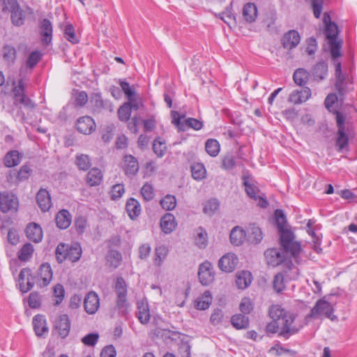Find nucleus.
<instances>
[{"label": "nucleus", "mask_w": 357, "mask_h": 357, "mask_svg": "<svg viewBox=\"0 0 357 357\" xmlns=\"http://www.w3.org/2000/svg\"><path fill=\"white\" fill-rule=\"evenodd\" d=\"M264 257L268 265L278 266L286 261V255L278 248H268L264 252Z\"/></svg>", "instance_id": "obj_12"}, {"label": "nucleus", "mask_w": 357, "mask_h": 357, "mask_svg": "<svg viewBox=\"0 0 357 357\" xmlns=\"http://www.w3.org/2000/svg\"><path fill=\"white\" fill-rule=\"evenodd\" d=\"M243 16L248 22H253L257 16V8L255 3H248L243 8Z\"/></svg>", "instance_id": "obj_33"}, {"label": "nucleus", "mask_w": 357, "mask_h": 357, "mask_svg": "<svg viewBox=\"0 0 357 357\" xmlns=\"http://www.w3.org/2000/svg\"><path fill=\"white\" fill-rule=\"evenodd\" d=\"M160 227L165 234H169L176 227L175 217L172 213L165 214L160 219Z\"/></svg>", "instance_id": "obj_23"}, {"label": "nucleus", "mask_w": 357, "mask_h": 357, "mask_svg": "<svg viewBox=\"0 0 357 357\" xmlns=\"http://www.w3.org/2000/svg\"><path fill=\"white\" fill-rule=\"evenodd\" d=\"M77 130L84 135H89L96 129L94 120L89 116H84L79 118L76 123Z\"/></svg>", "instance_id": "obj_16"}, {"label": "nucleus", "mask_w": 357, "mask_h": 357, "mask_svg": "<svg viewBox=\"0 0 357 357\" xmlns=\"http://www.w3.org/2000/svg\"><path fill=\"white\" fill-rule=\"evenodd\" d=\"M280 234V245L285 254L294 258L299 256L302 249L301 243L296 240L295 234L290 229L283 230Z\"/></svg>", "instance_id": "obj_5"}, {"label": "nucleus", "mask_w": 357, "mask_h": 357, "mask_svg": "<svg viewBox=\"0 0 357 357\" xmlns=\"http://www.w3.org/2000/svg\"><path fill=\"white\" fill-rule=\"evenodd\" d=\"M20 162V153L17 151H10L5 155L3 162L8 167L17 165Z\"/></svg>", "instance_id": "obj_42"}, {"label": "nucleus", "mask_w": 357, "mask_h": 357, "mask_svg": "<svg viewBox=\"0 0 357 357\" xmlns=\"http://www.w3.org/2000/svg\"><path fill=\"white\" fill-rule=\"evenodd\" d=\"M126 209L128 216L132 220H135L137 218L141 213V206L139 202L135 198L128 199L126 204Z\"/></svg>", "instance_id": "obj_26"}, {"label": "nucleus", "mask_w": 357, "mask_h": 357, "mask_svg": "<svg viewBox=\"0 0 357 357\" xmlns=\"http://www.w3.org/2000/svg\"><path fill=\"white\" fill-rule=\"evenodd\" d=\"M124 172L126 175H135L139 169L137 160L131 155L124 157Z\"/></svg>", "instance_id": "obj_28"}, {"label": "nucleus", "mask_w": 357, "mask_h": 357, "mask_svg": "<svg viewBox=\"0 0 357 357\" xmlns=\"http://www.w3.org/2000/svg\"><path fill=\"white\" fill-rule=\"evenodd\" d=\"M311 96V91L310 88L305 87V89L298 91L295 90L289 95V101L294 104H301L306 101Z\"/></svg>", "instance_id": "obj_24"}, {"label": "nucleus", "mask_w": 357, "mask_h": 357, "mask_svg": "<svg viewBox=\"0 0 357 357\" xmlns=\"http://www.w3.org/2000/svg\"><path fill=\"white\" fill-rule=\"evenodd\" d=\"M268 313L272 319L278 320L280 329L278 336L288 339L298 332V329L294 325L296 319L294 313L285 311L278 305H272L269 308Z\"/></svg>", "instance_id": "obj_1"}, {"label": "nucleus", "mask_w": 357, "mask_h": 357, "mask_svg": "<svg viewBox=\"0 0 357 357\" xmlns=\"http://www.w3.org/2000/svg\"><path fill=\"white\" fill-rule=\"evenodd\" d=\"M25 18L24 11L18 6L13 7L11 11V20L15 26H20L24 24Z\"/></svg>", "instance_id": "obj_44"}, {"label": "nucleus", "mask_w": 357, "mask_h": 357, "mask_svg": "<svg viewBox=\"0 0 357 357\" xmlns=\"http://www.w3.org/2000/svg\"><path fill=\"white\" fill-rule=\"evenodd\" d=\"M301 37L296 30H290L285 33L282 38V44L284 48L292 50L300 43Z\"/></svg>", "instance_id": "obj_17"}, {"label": "nucleus", "mask_w": 357, "mask_h": 357, "mask_svg": "<svg viewBox=\"0 0 357 357\" xmlns=\"http://www.w3.org/2000/svg\"><path fill=\"white\" fill-rule=\"evenodd\" d=\"M205 149L211 156L215 157L220 152L219 142L215 139H209L206 142Z\"/></svg>", "instance_id": "obj_46"}, {"label": "nucleus", "mask_w": 357, "mask_h": 357, "mask_svg": "<svg viewBox=\"0 0 357 357\" xmlns=\"http://www.w3.org/2000/svg\"><path fill=\"white\" fill-rule=\"evenodd\" d=\"M18 199L13 194L6 192H0V210L7 213L18 208Z\"/></svg>", "instance_id": "obj_11"}, {"label": "nucleus", "mask_w": 357, "mask_h": 357, "mask_svg": "<svg viewBox=\"0 0 357 357\" xmlns=\"http://www.w3.org/2000/svg\"><path fill=\"white\" fill-rule=\"evenodd\" d=\"M119 84L128 100H132L133 97L135 96V91L130 86V84L126 81L120 80Z\"/></svg>", "instance_id": "obj_56"}, {"label": "nucleus", "mask_w": 357, "mask_h": 357, "mask_svg": "<svg viewBox=\"0 0 357 357\" xmlns=\"http://www.w3.org/2000/svg\"><path fill=\"white\" fill-rule=\"evenodd\" d=\"M167 147L165 144L160 140V138H157L153 143V151L159 158H162L166 151Z\"/></svg>", "instance_id": "obj_53"}, {"label": "nucleus", "mask_w": 357, "mask_h": 357, "mask_svg": "<svg viewBox=\"0 0 357 357\" xmlns=\"http://www.w3.org/2000/svg\"><path fill=\"white\" fill-rule=\"evenodd\" d=\"M160 205L162 208L172 211L176 206V199L174 195H167L160 201Z\"/></svg>", "instance_id": "obj_48"}, {"label": "nucleus", "mask_w": 357, "mask_h": 357, "mask_svg": "<svg viewBox=\"0 0 357 357\" xmlns=\"http://www.w3.org/2000/svg\"><path fill=\"white\" fill-rule=\"evenodd\" d=\"M38 280L40 282L39 284V287H47L52 279V270L51 266L49 263H43L42 264L37 272Z\"/></svg>", "instance_id": "obj_14"}, {"label": "nucleus", "mask_w": 357, "mask_h": 357, "mask_svg": "<svg viewBox=\"0 0 357 357\" xmlns=\"http://www.w3.org/2000/svg\"><path fill=\"white\" fill-rule=\"evenodd\" d=\"M184 117V116H180L177 112H172V123H174L178 131H185L186 130V123L185 120L182 121L181 119Z\"/></svg>", "instance_id": "obj_54"}, {"label": "nucleus", "mask_w": 357, "mask_h": 357, "mask_svg": "<svg viewBox=\"0 0 357 357\" xmlns=\"http://www.w3.org/2000/svg\"><path fill=\"white\" fill-rule=\"evenodd\" d=\"M212 302L211 294L209 291H206L202 296L199 297L195 301V307L199 310H205L209 307Z\"/></svg>", "instance_id": "obj_34"}, {"label": "nucleus", "mask_w": 357, "mask_h": 357, "mask_svg": "<svg viewBox=\"0 0 357 357\" xmlns=\"http://www.w3.org/2000/svg\"><path fill=\"white\" fill-rule=\"evenodd\" d=\"M3 59L9 63H13L16 58V50L11 45H6L3 48Z\"/></svg>", "instance_id": "obj_50"}, {"label": "nucleus", "mask_w": 357, "mask_h": 357, "mask_svg": "<svg viewBox=\"0 0 357 357\" xmlns=\"http://www.w3.org/2000/svg\"><path fill=\"white\" fill-rule=\"evenodd\" d=\"M26 235L30 241L39 243L43 239L42 228L35 222L29 223L26 228Z\"/></svg>", "instance_id": "obj_21"}, {"label": "nucleus", "mask_w": 357, "mask_h": 357, "mask_svg": "<svg viewBox=\"0 0 357 357\" xmlns=\"http://www.w3.org/2000/svg\"><path fill=\"white\" fill-rule=\"evenodd\" d=\"M273 288L278 294L285 289L284 275L282 273L275 275L273 280Z\"/></svg>", "instance_id": "obj_47"}, {"label": "nucleus", "mask_w": 357, "mask_h": 357, "mask_svg": "<svg viewBox=\"0 0 357 357\" xmlns=\"http://www.w3.org/2000/svg\"><path fill=\"white\" fill-rule=\"evenodd\" d=\"M99 335L96 333H91L82 338V342L86 346L93 347L97 343Z\"/></svg>", "instance_id": "obj_58"}, {"label": "nucleus", "mask_w": 357, "mask_h": 357, "mask_svg": "<svg viewBox=\"0 0 357 357\" xmlns=\"http://www.w3.org/2000/svg\"><path fill=\"white\" fill-rule=\"evenodd\" d=\"M336 125L337 128L335 146L337 151L347 150L349 147V138H351V130L345 126V116L339 111H335Z\"/></svg>", "instance_id": "obj_3"}, {"label": "nucleus", "mask_w": 357, "mask_h": 357, "mask_svg": "<svg viewBox=\"0 0 357 357\" xmlns=\"http://www.w3.org/2000/svg\"><path fill=\"white\" fill-rule=\"evenodd\" d=\"M245 236V231L241 227L236 226L234 227L230 232V242L234 245H241L243 243Z\"/></svg>", "instance_id": "obj_27"}, {"label": "nucleus", "mask_w": 357, "mask_h": 357, "mask_svg": "<svg viewBox=\"0 0 357 357\" xmlns=\"http://www.w3.org/2000/svg\"><path fill=\"white\" fill-rule=\"evenodd\" d=\"M39 34L43 45H49L52 43L53 26L48 19H43L38 24Z\"/></svg>", "instance_id": "obj_10"}, {"label": "nucleus", "mask_w": 357, "mask_h": 357, "mask_svg": "<svg viewBox=\"0 0 357 357\" xmlns=\"http://www.w3.org/2000/svg\"><path fill=\"white\" fill-rule=\"evenodd\" d=\"M89 102L92 112L101 114L104 112H113V105L110 100L104 99L100 92H93L90 96Z\"/></svg>", "instance_id": "obj_7"}, {"label": "nucleus", "mask_w": 357, "mask_h": 357, "mask_svg": "<svg viewBox=\"0 0 357 357\" xmlns=\"http://www.w3.org/2000/svg\"><path fill=\"white\" fill-rule=\"evenodd\" d=\"M63 34L66 39L73 44H76L79 42V39L75 35V29L72 24H69L66 25Z\"/></svg>", "instance_id": "obj_51"}, {"label": "nucleus", "mask_w": 357, "mask_h": 357, "mask_svg": "<svg viewBox=\"0 0 357 357\" xmlns=\"http://www.w3.org/2000/svg\"><path fill=\"white\" fill-rule=\"evenodd\" d=\"M75 164L79 170L86 171L91 166V160L88 155L77 154L75 156Z\"/></svg>", "instance_id": "obj_39"}, {"label": "nucleus", "mask_w": 357, "mask_h": 357, "mask_svg": "<svg viewBox=\"0 0 357 357\" xmlns=\"http://www.w3.org/2000/svg\"><path fill=\"white\" fill-rule=\"evenodd\" d=\"M248 234L249 240L252 243L258 244L263 238V234L261 229L254 224L250 225Z\"/></svg>", "instance_id": "obj_38"}, {"label": "nucleus", "mask_w": 357, "mask_h": 357, "mask_svg": "<svg viewBox=\"0 0 357 357\" xmlns=\"http://www.w3.org/2000/svg\"><path fill=\"white\" fill-rule=\"evenodd\" d=\"M82 253V248L79 243H73L70 245L60 243L55 250L56 258L59 264L67 259L72 262H76L79 260Z\"/></svg>", "instance_id": "obj_4"}, {"label": "nucleus", "mask_w": 357, "mask_h": 357, "mask_svg": "<svg viewBox=\"0 0 357 357\" xmlns=\"http://www.w3.org/2000/svg\"><path fill=\"white\" fill-rule=\"evenodd\" d=\"M323 23L324 24V33L330 47L331 58L333 60L341 56L342 40L337 39L338 27L337 24L331 22V16L328 13H325L323 16Z\"/></svg>", "instance_id": "obj_2"}, {"label": "nucleus", "mask_w": 357, "mask_h": 357, "mask_svg": "<svg viewBox=\"0 0 357 357\" xmlns=\"http://www.w3.org/2000/svg\"><path fill=\"white\" fill-rule=\"evenodd\" d=\"M13 103L15 105H18V101L21 98L24 97L25 94V84L22 79L18 80L17 85L13 89Z\"/></svg>", "instance_id": "obj_40"}, {"label": "nucleus", "mask_w": 357, "mask_h": 357, "mask_svg": "<svg viewBox=\"0 0 357 357\" xmlns=\"http://www.w3.org/2000/svg\"><path fill=\"white\" fill-rule=\"evenodd\" d=\"M56 226L61 229H67L71 223V215L68 210L63 209L56 215Z\"/></svg>", "instance_id": "obj_25"}, {"label": "nucleus", "mask_w": 357, "mask_h": 357, "mask_svg": "<svg viewBox=\"0 0 357 357\" xmlns=\"http://www.w3.org/2000/svg\"><path fill=\"white\" fill-rule=\"evenodd\" d=\"M252 282V274L248 271H243L236 274V284L238 289L247 288Z\"/></svg>", "instance_id": "obj_30"}, {"label": "nucleus", "mask_w": 357, "mask_h": 357, "mask_svg": "<svg viewBox=\"0 0 357 357\" xmlns=\"http://www.w3.org/2000/svg\"><path fill=\"white\" fill-rule=\"evenodd\" d=\"M54 327L62 338L67 337L70 329V321L68 316L66 314L60 315L58 319L55 320Z\"/></svg>", "instance_id": "obj_19"}, {"label": "nucleus", "mask_w": 357, "mask_h": 357, "mask_svg": "<svg viewBox=\"0 0 357 357\" xmlns=\"http://www.w3.org/2000/svg\"><path fill=\"white\" fill-rule=\"evenodd\" d=\"M141 195L144 199L150 201L154 197L153 189L151 185L146 183L141 189Z\"/></svg>", "instance_id": "obj_59"}, {"label": "nucleus", "mask_w": 357, "mask_h": 357, "mask_svg": "<svg viewBox=\"0 0 357 357\" xmlns=\"http://www.w3.org/2000/svg\"><path fill=\"white\" fill-rule=\"evenodd\" d=\"M219 205V202L217 199H209L204 208V211L206 213H213L218 209Z\"/></svg>", "instance_id": "obj_64"}, {"label": "nucleus", "mask_w": 357, "mask_h": 357, "mask_svg": "<svg viewBox=\"0 0 357 357\" xmlns=\"http://www.w3.org/2000/svg\"><path fill=\"white\" fill-rule=\"evenodd\" d=\"M125 192L124 186L122 184L114 185L112 188L110 195L112 200H116L122 197Z\"/></svg>", "instance_id": "obj_61"}, {"label": "nucleus", "mask_w": 357, "mask_h": 357, "mask_svg": "<svg viewBox=\"0 0 357 357\" xmlns=\"http://www.w3.org/2000/svg\"><path fill=\"white\" fill-rule=\"evenodd\" d=\"M275 220L278 229V231L281 232L283 230H286L284 225L286 223V217L282 210L277 209L275 212Z\"/></svg>", "instance_id": "obj_55"}, {"label": "nucleus", "mask_w": 357, "mask_h": 357, "mask_svg": "<svg viewBox=\"0 0 357 357\" xmlns=\"http://www.w3.org/2000/svg\"><path fill=\"white\" fill-rule=\"evenodd\" d=\"M236 158L231 154H227L222 159V167L226 170H230L236 166Z\"/></svg>", "instance_id": "obj_60"}, {"label": "nucleus", "mask_w": 357, "mask_h": 357, "mask_svg": "<svg viewBox=\"0 0 357 357\" xmlns=\"http://www.w3.org/2000/svg\"><path fill=\"white\" fill-rule=\"evenodd\" d=\"M198 278L200 283L204 286H208L215 280V271L213 264L205 261L199 266Z\"/></svg>", "instance_id": "obj_9"}, {"label": "nucleus", "mask_w": 357, "mask_h": 357, "mask_svg": "<svg viewBox=\"0 0 357 357\" xmlns=\"http://www.w3.org/2000/svg\"><path fill=\"white\" fill-rule=\"evenodd\" d=\"M32 172L31 169L28 165H22L17 173V179L19 181L27 180Z\"/></svg>", "instance_id": "obj_62"}, {"label": "nucleus", "mask_w": 357, "mask_h": 357, "mask_svg": "<svg viewBox=\"0 0 357 357\" xmlns=\"http://www.w3.org/2000/svg\"><path fill=\"white\" fill-rule=\"evenodd\" d=\"M100 305L99 298L94 291L89 292L84 298V307L85 311L89 314H94L98 309Z\"/></svg>", "instance_id": "obj_18"}, {"label": "nucleus", "mask_w": 357, "mask_h": 357, "mask_svg": "<svg viewBox=\"0 0 357 357\" xmlns=\"http://www.w3.org/2000/svg\"><path fill=\"white\" fill-rule=\"evenodd\" d=\"M192 176L195 180L201 181L206 178V171L203 164L197 162L190 167Z\"/></svg>", "instance_id": "obj_35"}, {"label": "nucleus", "mask_w": 357, "mask_h": 357, "mask_svg": "<svg viewBox=\"0 0 357 357\" xmlns=\"http://www.w3.org/2000/svg\"><path fill=\"white\" fill-rule=\"evenodd\" d=\"M239 309L243 313L242 314L246 315L250 314L254 309V305L250 298L245 297L242 298Z\"/></svg>", "instance_id": "obj_52"}, {"label": "nucleus", "mask_w": 357, "mask_h": 357, "mask_svg": "<svg viewBox=\"0 0 357 357\" xmlns=\"http://www.w3.org/2000/svg\"><path fill=\"white\" fill-rule=\"evenodd\" d=\"M32 323L37 336L42 337L45 333L48 332L46 319L43 315L37 314L33 317Z\"/></svg>", "instance_id": "obj_22"}, {"label": "nucleus", "mask_w": 357, "mask_h": 357, "mask_svg": "<svg viewBox=\"0 0 357 357\" xmlns=\"http://www.w3.org/2000/svg\"><path fill=\"white\" fill-rule=\"evenodd\" d=\"M131 114L130 103L125 102L118 109L119 118L121 121H128Z\"/></svg>", "instance_id": "obj_49"}, {"label": "nucleus", "mask_w": 357, "mask_h": 357, "mask_svg": "<svg viewBox=\"0 0 357 357\" xmlns=\"http://www.w3.org/2000/svg\"><path fill=\"white\" fill-rule=\"evenodd\" d=\"M106 259L109 266L115 269L119 266L122 261V256L120 252L110 250L107 255Z\"/></svg>", "instance_id": "obj_37"}, {"label": "nucleus", "mask_w": 357, "mask_h": 357, "mask_svg": "<svg viewBox=\"0 0 357 357\" xmlns=\"http://www.w3.org/2000/svg\"><path fill=\"white\" fill-rule=\"evenodd\" d=\"M169 250L165 245H160L155 248L153 263L157 267H160L167 258Z\"/></svg>", "instance_id": "obj_31"}, {"label": "nucleus", "mask_w": 357, "mask_h": 357, "mask_svg": "<svg viewBox=\"0 0 357 357\" xmlns=\"http://www.w3.org/2000/svg\"><path fill=\"white\" fill-rule=\"evenodd\" d=\"M33 252V246L29 243H25L18 252V258L22 261H27L31 257Z\"/></svg>", "instance_id": "obj_45"}, {"label": "nucleus", "mask_w": 357, "mask_h": 357, "mask_svg": "<svg viewBox=\"0 0 357 357\" xmlns=\"http://www.w3.org/2000/svg\"><path fill=\"white\" fill-rule=\"evenodd\" d=\"M231 323L238 330L248 328L250 324L249 318L242 314L233 315L231 318Z\"/></svg>", "instance_id": "obj_32"}, {"label": "nucleus", "mask_w": 357, "mask_h": 357, "mask_svg": "<svg viewBox=\"0 0 357 357\" xmlns=\"http://www.w3.org/2000/svg\"><path fill=\"white\" fill-rule=\"evenodd\" d=\"M102 180V174L98 168H92L86 175V182L90 186L99 185Z\"/></svg>", "instance_id": "obj_29"}, {"label": "nucleus", "mask_w": 357, "mask_h": 357, "mask_svg": "<svg viewBox=\"0 0 357 357\" xmlns=\"http://www.w3.org/2000/svg\"><path fill=\"white\" fill-rule=\"evenodd\" d=\"M334 308L333 305L324 299L318 300L314 306L311 309L310 313L306 318H317L318 316L324 314L331 321L337 320V316L333 314Z\"/></svg>", "instance_id": "obj_6"}, {"label": "nucleus", "mask_w": 357, "mask_h": 357, "mask_svg": "<svg viewBox=\"0 0 357 357\" xmlns=\"http://www.w3.org/2000/svg\"><path fill=\"white\" fill-rule=\"evenodd\" d=\"M328 73V65L325 61H321L314 66L312 75L315 78L319 79H325Z\"/></svg>", "instance_id": "obj_41"}, {"label": "nucleus", "mask_w": 357, "mask_h": 357, "mask_svg": "<svg viewBox=\"0 0 357 357\" xmlns=\"http://www.w3.org/2000/svg\"><path fill=\"white\" fill-rule=\"evenodd\" d=\"M137 317L142 324H146L150 319V312L147 304L144 303H139L137 306Z\"/></svg>", "instance_id": "obj_36"}, {"label": "nucleus", "mask_w": 357, "mask_h": 357, "mask_svg": "<svg viewBox=\"0 0 357 357\" xmlns=\"http://www.w3.org/2000/svg\"><path fill=\"white\" fill-rule=\"evenodd\" d=\"M86 222V219L84 216L79 215L76 218L75 220V227L79 234H82L84 232Z\"/></svg>", "instance_id": "obj_63"}, {"label": "nucleus", "mask_w": 357, "mask_h": 357, "mask_svg": "<svg viewBox=\"0 0 357 357\" xmlns=\"http://www.w3.org/2000/svg\"><path fill=\"white\" fill-rule=\"evenodd\" d=\"M293 79L297 85L303 86L309 79V73L303 68H298L294 73Z\"/></svg>", "instance_id": "obj_43"}, {"label": "nucleus", "mask_w": 357, "mask_h": 357, "mask_svg": "<svg viewBox=\"0 0 357 357\" xmlns=\"http://www.w3.org/2000/svg\"><path fill=\"white\" fill-rule=\"evenodd\" d=\"M243 185L245 192L249 197L255 201L259 199L258 205L261 208H266L268 206V203L266 199L257 195L259 190L257 186L250 183L245 178H243Z\"/></svg>", "instance_id": "obj_15"}, {"label": "nucleus", "mask_w": 357, "mask_h": 357, "mask_svg": "<svg viewBox=\"0 0 357 357\" xmlns=\"http://www.w3.org/2000/svg\"><path fill=\"white\" fill-rule=\"evenodd\" d=\"M238 263L237 256L234 253L224 255L218 261L219 268L225 273H231L236 268Z\"/></svg>", "instance_id": "obj_13"}, {"label": "nucleus", "mask_w": 357, "mask_h": 357, "mask_svg": "<svg viewBox=\"0 0 357 357\" xmlns=\"http://www.w3.org/2000/svg\"><path fill=\"white\" fill-rule=\"evenodd\" d=\"M40 282L38 280L37 274H33L29 268H22L19 274L20 289L22 293L30 291L35 284L39 287Z\"/></svg>", "instance_id": "obj_8"}, {"label": "nucleus", "mask_w": 357, "mask_h": 357, "mask_svg": "<svg viewBox=\"0 0 357 357\" xmlns=\"http://www.w3.org/2000/svg\"><path fill=\"white\" fill-rule=\"evenodd\" d=\"M36 202L43 212L48 211L51 207V197L49 192L44 188H40L36 196Z\"/></svg>", "instance_id": "obj_20"}, {"label": "nucleus", "mask_w": 357, "mask_h": 357, "mask_svg": "<svg viewBox=\"0 0 357 357\" xmlns=\"http://www.w3.org/2000/svg\"><path fill=\"white\" fill-rule=\"evenodd\" d=\"M42 58V54L39 51H33L32 52L26 61V65L29 68H34L38 61Z\"/></svg>", "instance_id": "obj_57"}]
</instances>
